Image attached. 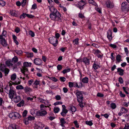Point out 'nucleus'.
Here are the masks:
<instances>
[{
  "mask_svg": "<svg viewBox=\"0 0 129 129\" xmlns=\"http://www.w3.org/2000/svg\"><path fill=\"white\" fill-rule=\"evenodd\" d=\"M75 126L76 128H78L79 127V125L77 121H75L74 122Z\"/></svg>",
  "mask_w": 129,
  "mask_h": 129,
  "instance_id": "55",
  "label": "nucleus"
},
{
  "mask_svg": "<svg viewBox=\"0 0 129 129\" xmlns=\"http://www.w3.org/2000/svg\"><path fill=\"white\" fill-rule=\"evenodd\" d=\"M107 37L109 40H111L112 39V32L110 30H108L107 33Z\"/></svg>",
  "mask_w": 129,
  "mask_h": 129,
  "instance_id": "18",
  "label": "nucleus"
},
{
  "mask_svg": "<svg viewBox=\"0 0 129 129\" xmlns=\"http://www.w3.org/2000/svg\"><path fill=\"white\" fill-rule=\"evenodd\" d=\"M10 14L12 16L15 17H17L19 15L18 12L15 10L10 11Z\"/></svg>",
  "mask_w": 129,
  "mask_h": 129,
  "instance_id": "14",
  "label": "nucleus"
},
{
  "mask_svg": "<svg viewBox=\"0 0 129 129\" xmlns=\"http://www.w3.org/2000/svg\"><path fill=\"white\" fill-rule=\"evenodd\" d=\"M23 89L24 91L26 93L30 92L32 91L30 87L27 86H26L24 87Z\"/></svg>",
  "mask_w": 129,
  "mask_h": 129,
  "instance_id": "19",
  "label": "nucleus"
},
{
  "mask_svg": "<svg viewBox=\"0 0 129 129\" xmlns=\"http://www.w3.org/2000/svg\"><path fill=\"white\" fill-rule=\"evenodd\" d=\"M15 52L18 55H21L22 53V51L20 50H16L15 51Z\"/></svg>",
  "mask_w": 129,
  "mask_h": 129,
  "instance_id": "45",
  "label": "nucleus"
},
{
  "mask_svg": "<svg viewBox=\"0 0 129 129\" xmlns=\"http://www.w3.org/2000/svg\"><path fill=\"white\" fill-rule=\"evenodd\" d=\"M21 72L24 75H25V73H28V69L26 67H23L22 69H21Z\"/></svg>",
  "mask_w": 129,
  "mask_h": 129,
  "instance_id": "20",
  "label": "nucleus"
},
{
  "mask_svg": "<svg viewBox=\"0 0 129 129\" xmlns=\"http://www.w3.org/2000/svg\"><path fill=\"white\" fill-rule=\"evenodd\" d=\"M75 94L77 97V100L78 102H83L84 98L83 95L82 91L76 90Z\"/></svg>",
  "mask_w": 129,
  "mask_h": 129,
  "instance_id": "4",
  "label": "nucleus"
},
{
  "mask_svg": "<svg viewBox=\"0 0 129 129\" xmlns=\"http://www.w3.org/2000/svg\"><path fill=\"white\" fill-rule=\"evenodd\" d=\"M127 111L126 108L124 107L121 108L120 110V112H122L123 113H126Z\"/></svg>",
  "mask_w": 129,
  "mask_h": 129,
  "instance_id": "31",
  "label": "nucleus"
},
{
  "mask_svg": "<svg viewBox=\"0 0 129 129\" xmlns=\"http://www.w3.org/2000/svg\"><path fill=\"white\" fill-rule=\"evenodd\" d=\"M88 2L90 4H91L95 6L98 7V5L93 0H88Z\"/></svg>",
  "mask_w": 129,
  "mask_h": 129,
  "instance_id": "23",
  "label": "nucleus"
},
{
  "mask_svg": "<svg viewBox=\"0 0 129 129\" xmlns=\"http://www.w3.org/2000/svg\"><path fill=\"white\" fill-rule=\"evenodd\" d=\"M69 85L70 87H73L74 86V83L72 82H69Z\"/></svg>",
  "mask_w": 129,
  "mask_h": 129,
  "instance_id": "60",
  "label": "nucleus"
},
{
  "mask_svg": "<svg viewBox=\"0 0 129 129\" xmlns=\"http://www.w3.org/2000/svg\"><path fill=\"white\" fill-rule=\"evenodd\" d=\"M20 29L18 27H17L15 29V31L16 33H18L20 31Z\"/></svg>",
  "mask_w": 129,
  "mask_h": 129,
  "instance_id": "52",
  "label": "nucleus"
},
{
  "mask_svg": "<svg viewBox=\"0 0 129 129\" xmlns=\"http://www.w3.org/2000/svg\"><path fill=\"white\" fill-rule=\"evenodd\" d=\"M106 5L108 8H112L114 6L113 4L109 0L106 2Z\"/></svg>",
  "mask_w": 129,
  "mask_h": 129,
  "instance_id": "13",
  "label": "nucleus"
},
{
  "mask_svg": "<svg viewBox=\"0 0 129 129\" xmlns=\"http://www.w3.org/2000/svg\"><path fill=\"white\" fill-rule=\"evenodd\" d=\"M117 72L119 73V74L120 76H122L123 75L124 70L120 68H118L117 69Z\"/></svg>",
  "mask_w": 129,
  "mask_h": 129,
  "instance_id": "21",
  "label": "nucleus"
},
{
  "mask_svg": "<svg viewBox=\"0 0 129 129\" xmlns=\"http://www.w3.org/2000/svg\"><path fill=\"white\" fill-rule=\"evenodd\" d=\"M8 116L11 119L14 120L20 118L21 117L20 114L17 112L10 113Z\"/></svg>",
  "mask_w": 129,
  "mask_h": 129,
  "instance_id": "3",
  "label": "nucleus"
},
{
  "mask_svg": "<svg viewBox=\"0 0 129 129\" xmlns=\"http://www.w3.org/2000/svg\"><path fill=\"white\" fill-rule=\"evenodd\" d=\"M44 126V125L42 123L39 122L37 124H36L34 126L35 129H42Z\"/></svg>",
  "mask_w": 129,
  "mask_h": 129,
  "instance_id": "12",
  "label": "nucleus"
},
{
  "mask_svg": "<svg viewBox=\"0 0 129 129\" xmlns=\"http://www.w3.org/2000/svg\"><path fill=\"white\" fill-rule=\"evenodd\" d=\"M11 61H7L6 62V64L9 67H12L13 65Z\"/></svg>",
  "mask_w": 129,
  "mask_h": 129,
  "instance_id": "24",
  "label": "nucleus"
},
{
  "mask_svg": "<svg viewBox=\"0 0 129 129\" xmlns=\"http://www.w3.org/2000/svg\"><path fill=\"white\" fill-rule=\"evenodd\" d=\"M14 102L15 103H18L20 102L21 100V98L19 95H16L14 98Z\"/></svg>",
  "mask_w": 129,
  "mask_h": 129,
  "instance_id": "17",
  "label": "nucleus"
},
{
  "mask_svg": "<svg viewBox=\"0 0 129 129\" xmlns=\"http://www.w3.org/2000/svg\"><path fill=\"white\" fill-rule=\"evenodd\" d=\"M79 4L80 5H82L83 6H84L86 4L84 0H81L79 2Z\"/></svg>",
  "mask_w": 129,
  "mask_h": 129,
  "instance_id": "43",
  "label": "nucleus"
},
{
  "mask_svg": "<svg viewBox=\"0 0 129 129\" xmlns=\"http://www.w3.org/2000/svg\"><path fill=\"white\" fill-rule=\"evenodd\" d=\"M62 111L61 113V115L63 117L65 116L66 114L68 112V110L66 109V107L64 105H62Z\"/></svg>",
  "mask_w": 129,
  "mask_h": 129,
  "instance_id": "9",
  "label": "nucleus"
},
{
  "mask_svg": "<svg viewBox=\"0 0 129 129\" xmlns=\"http://www.w3.org/2000/svg\"><path fill=\"white\" fill-rule=\"evenodd\" d=\"M43 61L42 60L39 58H36L34 60V63L35 64L42 66Z\"/></svg>",
  "mask_w": 129,
  "mask_h": 129,
  "instance_id": "8",
  "label": "nucleus"
},
{
  "mask_svg": "<svg viewBox=\"0 0 129 129\" xmlns=\"http://www.w3.org/2000/svg\"><path fill=\"white\" fill-rule=\"evenodd\" d=\"M18 61V59L17 57L15 56L12 59V61L14 63H16Z\"/></svg>",
  "mask_w": 129,
  "mask_h": 129,
  "instance_id": "36",
  "label": "nucleus"
},
{
  "mask_svg": "<svg viewBox=\"0 0 129 129\" xmlns=\"http://www.w3.org/2000/svg\"><path fill=\"white\" fill-rule=\"evenodd\" d=\"M26 54V55L27 57L29 58L32 57L33 56V53L32 52H25Z\"/></svg>",
  "mask_w": 129,
  "mask_h": 129,
  "instance_id": "27",
  "label": "nucleus"
},
{
  "mask_svg": "<svg viewBox=\"0 0 129 129\" xmlns=\"http://www.w3.org/2000/svg\"><path fill=\"white\" fill-rule=\"evenodd\" d=\"M70 70H71L70 68L68 69H65L62 71V72L63 74H65L66 73L69 72L70 71Z\"/></svg>",
  "mask_w": 129,
  "mask_h": 129,
  "instance_id": "37",
  "label": "nucleus"
},
{
  "mask_svg": "<svg viewBox=\"0 0 129 129\" xmlns=\"http://www.w3.org/2000/svg\"><path fill=\"white\" fill-rule=\"evenodd\" d=\"M29 35L31 36L32 37H34L35 35L34 33L31 30H30L29 31Z\"/></svg>",
  "mask_w": 129,
  "mask_h": 129,
  "instance_id": "46",
  "label": "nucleus"
},
{
  "mask_svg": "<svg viewBox=\"0 0 129 129\" xmlns=\"http://www.w3.org/2000/svg\"><path fill=\"white\" fill-rule=\"evenodd\" d=\"M49 10L52 13L50 15V17L51 19L55 21L61 22V15L57 10L54 7L52 6L49 8Z\"/></svg>",
  "mask_w": 129,
  "mask_h": 129,
  "instance_id": "1",
  "label": "nucleus"
},
{
  "mask_svg": "<svg viewBox=\"0 0 129 129\" xmlns=\"http://www.w3.org/2000/svg\"><path fill=\"white\" fill-rule=\"evenodd\" d=\"M0 70L3 72L5 74V75L6 76L8 74L9 72V70L6 68L4 65L2 64L0 66Z\"/></svg>",
  "mask_w": 129,
  "mask_h": 129,
  "instance_id": "6",
  "label": "nucleus"
},
{
  "mask_svg": "<svg viewBox=\"0 0 129 129\" xmlns=\"http://www.w3.org/2000/svg\"><path fill=\"white\" fill-rule=\"evenodd\" d=\"M79 40V39L78 38L76 39H75L74 40L73 42L76 45H78L79 43L78 41Z\"/></svg>",
  "mask_w": 129,
  "mask_h": 129,
  "instance_id": "51",
  "label": "nucleus"
},
{
  "mask_svg": "<svg viewBox=\"0 0 129 129\" xmlns=\"http://www.w3.org/2000/svg\"><path fill=\"white\" fill-rule=\"evenodd\" d=\"M31 65V63H28L27 62H25L23 64V67H28L30 66Z\"/></svg>",
  "mask_w": 129,
  "mask_h": 129,
  "instance_id": "35",
  "label": "nucleus"
},
{
  "mask_svg": "<svg viewBox=\"0 0 129 129\" xmlns=\"http://www.w3.org/2000/svg\"><path fill=\"white\" fill-rule=\"evenodd\" d=\"M9 129H17L16 125L15 124H13L10 125L8 127Z\"/></svg>",
  "mask_w": 129,
  "mask_h": 129,
  "instance_id": "25",
  "label": "nucleus"
},
{
  "mask_svg": "<svg viewBox=\"0 0 129 129\" xmlns=\"http://www.w3.org/2000/svg\"><path fill=\"white\" fill-rule=\"evenodd\" d=\"M62 104V103L61 102H57L54 103V105L55 106H56L59 105H61Z\"/></svg>",
  "mask_w": 129,
  "mask_h": 129,
  "instance_id": "54",
  "label": "nucleus"
},
{
  "mask_svg": "<svg viewBox=\"0 0 129 129\" xmlns=\"http://www.w3.org/2000/svg\"><path fill=\"white\" fill-rule=\"evenodd\" d=\"M60 109L58 107H55L53 109L54 112L55 113H57L59 111Z\"/></svg>",
  "mask_w": 129,
  "mask_h": 129,
  "instance_id": "29",
  "label": "nucleus"
},
{
  "mask_svg": "<svg viewBox=\"0 0 129 129\" xmlns=\"http://www.w3.org/2000/svg\"><path fill=\"white\" fill-rule=\"evenodd\" d=\"M129 8V6L128 3L126 2H123L121 4V9L122 10L127 9Z\"/></svg>",
  "mask_w": 129,
  "mask_h": 129,
  "instance_id": "11",
  "label": "nucleus"
},
{
  "mask_svg": "<svg viewBox=\"0 0 129 129\" xmlns=\"http://www.w3.org/2000/svg\"><path fill=\"white\" fill-rule=\"evenodd\" d=\"M93 67L95 70H96L98 69V68H100L101 67H100L99 65L94 63L93 66Z\"/></svg>",
  "mask_w": 129,
  "mask_h": 129,
  "instance_id": "32",
  "label": "nucleus"
},
{
  "mask_svg": "<svg viewBox=\"0 0 129 129\" xmlns=\"http://www.w3.org/2000/svg\"><path fill=\"white\" fill-rule=\"evenodd\" d=\"M57 69L58 71H60L62 68V67L61 65L60 64H58L57 66Z\"/></svg>",
  "mask_w": 129,
  "mask_h": 129,
  "instance_id": "49",
  "label": "nucleus"
},
{
  "mask_svg": "<svg viewBox=\"0 0 129 129\" xmlns=\"http://www.w3.org/2000/svg\"><path fill=\"white\" fill-rule=\"evenodd\" d=\"M27 118L29 121L34 120L35 119V118L34 117L31 116H29Z\"/></svg>",
  "mask_w": 129,
  "mask_h": 129,
  "instance_id": "48",
  "label": "nucleus"
},
{
  "mask_svg": "<svg viewBox=\"0 0 129 129\" xmlns=\"http://www.w3.org/2000/svg\"><path fill=\"white\" fill-rule=\"evenodd\" d=\"M26 0H22L21 2V5L22 6H24L26 4Z\"/></svg>",
  "mask_w": 129,
  "mask_h": 129,
  "instance_id": "53",
  "label": "nucleus"
},
{
  "mask_svg": "<svg viewBox=\"0 0 129 129\" xmlns=\"http://www.w3.org/2000/svg\"><path fill=\"white\" fill-rule=\"evenodd\" d=\"M16 88L17 90H21L23 89L24 87L22 85H19L16 86Z\"/></svg>",
  "mask_w": 129,
  "mask_h": 129,
  "instance_id": "34",
  "label": "nucleus"
},
{
  "mask_svg": "<svg viewBox=\"0 0 129 129\" xmlns=\"http://www.w3.org/2000/svg\"><path fill=\"white\" fill-rule=\"evenodd\" d=\"M78 16L79 18H83L84 17V15L81 13H79Z\"/></svg>",
  "mask_w": 129,
  "mask_h": 129,
  "instance_id": "58",
  "label": "nucleus"
},
{
  "mask_svg": "<svg viewBox=\"0 0 129 129\" xmlns=\"http://www.w3.org/2000/svg\"><path fill=\"white\" fill-rule=\"evenodd\" d=\"M110 105L111 108L113 109H115L116 107V105L114 103H112Z\"/></svg>",
  "mask_w": 129,
  "mask_h": 129,
  "instance_id": "47",
  "label": "nucleus"
},
{
  "mask_svg": "<svg viewBox=\"0 0 129 129\" xmlns=\"http://www.w3.org/2000/svg\"><path fill=\"white\" fill-rule=\"evenodd\" d=\"M49 78H50V79L52 81L55 82L57 81V80L54 77H49Z\"/></svg>",
  "mask_w": 129,
  "mask_h": 129,
  "instance_id": "57",
  "label": "nucleus"
},
{
  "mask_svg": "<svg viewBox=\"0 0 129 129\" xmlns=\"http://www.w3.org/2000/svg\"><path fill=\"white\" fill-rule=\"evenodd\" d=\"M121 59V57L120 55L118 54L117 56L116 59L118 62H119L120 61Z\"/></svg>",
  "mask_w": 129,
  "mask_h": 129,
  "instance_id": "41",
  "label": "nucleus"
},
{
  "mask_svg": "<svg viewBox=\"0 0 129 129\" xmlns=\"http://www.w3.org/2000/svg\"><path fill=\"white\" fill-rule=\"evenodd\" d=\"M98 7L96 6L95 7V10H96L98 12H99L100 13H101V11L100 10V9Z\"/></svg>",
  "mask_w": 129,
  "mask_h": 129,
  "instance_id": "62",
  "label": "nucleus"
},
{
  "mask_svg": "<svg viewBox=\"0 0 129 129\" xmlns=\"http://www.w3.org/2000/svg\"><path fill=\"white\" fill-rule=\"evenodd\" d=\"M85 123L86 124L90 126H91L93 124L92 122L91 121H86L85 122Z\"/></svg>",
  "mask_w": 129,
  "mask_h": 129,
  "instance_id": "39",
  "label": "nucleus"
},
{
  "mask_svg": "<svg viewBox=\"0 0 129 129\" xmlns=\"http://www.w3.org/2000/svg\"><path fill=\"white\" fill-rule=\"evenodd\" d=\"M7 31L5 30H3V31L2 35L1 36H2L3 37V36L6 37V36Z\"/></svg>",
  "mask_w": 129,
  "mask_h": 129,
  "instance_id": "40",
  "label": "nucleus"
},
{
  "mask_svg": "<svg viewBox=\"0 0 129 129\" xmlns=\"http://www.w3.org/2000/svg\"><path fill=\"white\" fill-rule=\"evenodd\" d=\"M66 78L64 77H60V80L62 82H64L66 80Z\"/></svg>",
  "mask_w": 129,
  "mask_h": 129,
  "instance_id": "59",
  "label": "nucleus"
},
{
  "mask_svg": "<svg viewBox=\"0 0 129 129\" xmlns=\"http://www.w3.org/2000/svg\"><path fill=\"white\" fill-rule=\"evenodd\" d=\"M16 75L14 73L11 76V80H14L16 79Z\"/></svg>",
  "mask_w": 129,
  "mask_h": 129,
  "instance_id": "33",
  "label": "nucleus"
},
{
  "mask_svg": "<svg viewBox=\"0 0 129 129\" xmlns=\"http://www.w3.org/2000/svg\"><path fill=\"white\" fill-rule=\"evenodd\" d=\"M83 6L82 5H79V4H78V5L77 6V7L79 9H80L81 10H82L83 8V6Z\"/></svg>",
  "mask_w": 129,
  "mask_h": 129,
  "instance_id": "56",
  "label": "nucleus"
},
{
  "mask_svg": "<svg viewBox=\"0 0 129 129\" xmlns=\"http://www.w3.org/2000/svg\"><path fill=\"white\" fill-rule=\"evenodd\" d=\"M82 62L86 65H89L90 64V60L86 57L83 58L82 59Z\"/></svg>",
  "mask_w": 129,
  "mask_h": 129,
  "instance_id": "15",
  "label": "nucleus"
},
{
  "mask_svg": "<svg viewBox=\"0 0 129 129\" xmlns=\"http://www.w3.org/2000/svg\"><path fill=\"white\" fill-rule=\"evenodd\" d=\"M0 43L1 44L4 46H7V44L5 39L0 35Z\"/></svg>",
  "mask_w": 129,
  "mask_h": 129,
  "instance_id": "10",
  "label": "nucleus"
},
{
  "mask_svg": "<svg viewBox=\"0 0 129 129\" xmlns=\"http://www.w3.org/2000/svg\"><path fill=\"white\" fill-rule=\"evenodd\" d=\"M49 43L56 46L58 44V40L55 37H52L49 38Z\"/></svg>",
  "mask_w": 129,
  "mask_h": 129,
  "instance_id": "5",
  "label": "nucleus"
},
{
  "mask_svg": "<svg viewBox=\"0 0 129 129\" xmlns=\"http://www.w3.org/2000/svg\"><path fill=\"white\" fill-rule=\"evenodd\" d=\"M40 110L37 112L36 115L39 116H44L47 114L46 108V107L44 105L42 104L40 105Z\"/></svg>",
  "mask_w": 129,
  "mask_h": 129,
  "instance_id": "2",
  "label": "nucleus"
},
{
  "mask_svg": "<svg viewBox=\"0 0 129 129\" xmlns=\"http://www.w3.org/2000/svg\"><path fill=\"white\" fill-rule=\"evenodd\" d=\"M27 113V111L26 110H24L22 113V116L23 117H25Z\"/></svg>",
  "mask_w": 129,
  "mask_h": 129,
  "instance_id": "50",
  "label": "nucleus"
},
{
  "mask_svg": "<svg viewBox=\"0 0 129 129\" xmlns=\"http://www.w3.org/2000/svg\"><path fill=\"white\" fill-rule=\"evenodd\" d=\"M60 122L61 124L60 125L63 127H64V124L66 123V121L64 118H61L60 119Z\"/></svg>",
  "mask_w": 129,
  "mask_h": 129,
  "instance_id": "22",
  "label": "nucleus"
},
{
  "mask_svg": "<svg viewBox=\"0 0 129 129\" xmlns=\"http://www.w3.org/2000/svg\"><path fill=\"white\" fill-rule=\"evenodd\" d=\"M28 121H29L27 118H25L24 120L25 123L26 124H28Z\"/></svg>",
  "mask_w": 129,
  "mask_h": 129,
  "instance_id": "61",
  "label": "nucleus"
},
{
  "mask_svg": "<svg viewBox=\"0 0 129 129\" xmlns=\"http://www.w3.org/2000/svg\"><path fill=\"white\" fill-rule=\"evenodd\" d=\"M16 92L13 89H11L10 87L9 94V98L10 99H12L14 96H15L16 95Z\"/></svg>",
  "mask_w": 129,
  "mask_h": 129,
  "instance_id": "7",
  "label": "nucleus"
},
{
  "mask_svg": "<svg viewBox=\"0 0 129 129\" xmlns=\"http://www.w3.org/2000/svg\"><path fill=\"white\" fill-rule=\"evenodd\" d=\"M55 99L57 100H60L61 99V97L59 95H56L55 96Z\"/></svg>",
  "mask_w": 129,
  "mask_h": 129,
  "instance_id": "64",
  "label": "nucleus"
},
{
  "mask_svg": "<svg viewBox=\"0 0 129 129\" xmlns=\"http://www.w3.org/2000/svg\"><path fill=\"white\" fill-rule=\"evenodd\" d=\"M37 8L36 4H34L32 6L31 9H35Z\"/></svg>",
  "mask_w": 129,
  "mask_h": 129,
  "instance_id": "63",
  "label": "nucleus"
},
{
  "mask_svg": "<svg viewBox=\"0 0 129 129\" xmlns=\"http://www.w3.org/2000/svg\"><path fill=\"white\" fill-rule=\"evenodd\" d=\"M40 81L37 80H36L35 81L33 84L35 85V88H37L38 87L37 85L39 84Z\"/></svg>",
  "mask_w": 129,
  "mask_h": 129,
  "instance_id": "28",
  "label": "nucleus"
},
{
  "mask_svg": "<svg viewBox=\"0 0 129 129\" xmlns=\"http://www.w3.org/2000/svg\"><path fill=\"white\" fill-rule=\"evenodd\" d=\"M24 104V101L23 100H22L20 103L17 104V105L18 107H21V106H23Z\"/></svg>",
  "mask_w": 129,
  "mask_h": 129,
  "instance_id": "30",
  "label": "nucleus"
},
{
  "mask_svg": "<svg viewBox=\"0 0 129 129\" xmlns=\"http://www.w3.org/2000/svg\"><path fill=\"white\" fill-rule=\"evenodd\" d=\"M70 110L72 112H75L76 110L75 107L74 106H72L71 107Z\"/></svg>",
  "mask_w": 129,
  "mask_h": 129,
  "instance_id": "38",
  "label": "nucleus"
},
{
  "mask_svg": "<svg viewBox=\"0 0 129 129\" xmlns=\"http://www.w3.org/2000/svg\"><path fill=\"white\" fill-rule=\"evenodd\" d=\"M6 4L5 2L3 0H0V5L3 7Z\"/></svg>",
  "mask_w": 129,
  "mask_h": 129,
  "instance_id": "42",
  "label": "nucleus"
},
{
  "mask_svg": "<svg viewBox=\"0 0 129 129\" xmlns=\"http://www.w3.org/2000/svg\"><path fill=\"white\" fill-rule=\"evenodd\" d=\"M26 16V14L25 13H23L20 16V18L21 19H23Z\"/></svg>",
  "mask_w": 129,
  "mask_h": 129,
  "instance_id": "44",
  "label": "nucleus"
},
{
  "mask_svg": "<svg viewBox=\"0 0 129 129\" xmlns=\"http://www.w3.org/2000/svg\"><path fill=\"white\" fill-rule=\"evenodd\" d=\"M82 81L84 83H87L89 81L88 78L87 77H85L82 79Z\"/></svg>",
  "mask_w": 129,
  "mask_h": 129,
  "instance_id": "26",
  "label": "nucleus"
},
{
  "mask_svg": "<svg viewBox=\"0 0 129 129\" xmlns=\"http://www.w3.org/2000/svg\"><path fill=\"white\" fill-rule=\"evenodd\" d=\"M44 103L46 105H47L45 106H46V108L47 107H48L49 109V110L50 111H51V108L50 107L51 106L50 104V103L49 102V101L48 100H45Z\"/></svg>",
  "mask_w": 129,
  "mask_h": 129,
  "instance_id": "16",
  "label": "nucleus"
}]
</instances>
